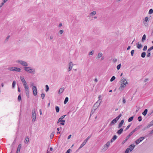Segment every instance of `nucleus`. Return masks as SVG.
Returning a JSON list of instances; mask_svg holds the SVG:
<instances>
[{"label": "nucleus", "mask_w": 153, "mask_h": 153, "mask_svg": "<svg viewBox=\"0 0 153 153\" xmlns=\"http://www.w3.org/2000/svg\"><path fill=\"white\" fill-rule=\"evenodd\" d=\"M148 112V109H145L143 112L142 113V114L144 116H145L147 114Z\"/></svg>", "instance_id": "a878e982"}, {"label": "nucleus", "mask_w": 153, "mask_h": 153, "mask_svg": "<svg viewBox=\"0 0 153 153\" xmlns=\"http://www.w3.org/2000/svg\"><path fill=\"white\" fill-rule=\"evenodd\" d=\"M102 53H99L97 55V57L98 58H99L102 56Z\"/></svg>", "instance_id": "e433bc0d"}, {"label": "nucleus", "mask_w": 153, "mask_h": 153, "mask_svg": "<svg viewBox=\"0 0 153 153\" xmlns=\"http://www.w3.org/2000/svg\"><path fill=\"white\" fill-rule=\"evenodd\" d=\"M135 146V145L134 144H131L129 146V148H130V151H131L134 148Z\"/></svg>", "instance_id": "aec40b11"}, {"label": "nucleus", "mask_w": 153, "mask_h": 153, "mask_svg": "<svg viewBox=\"0 0 153 153\" xmlns=\"http://www.w3.org/2000/svg\"><path fill=\"white\" fill-rule=\"evenodd\" d=\"M33 94L34 95L36 96L37 94V89L36 86H33L32 88Z\"/></svg>", "instance_id": "1a4fd4ad"}, {"label": "nucleus", "mask_w": 153, "mask_h": 153, "mask_svg": "<svg viewBox=\"0 0 153 153\" xmlns=\"http://www.w3.org/2000/svg\"><path fill=\"white\" fill-rule=\"evenodd\" d=\"M153 134V129L148 134H147L145 136V137H150L152 135V134Z\"/></svg>", "instance_id": "5701e85b"}, {"label": "nucleus", "mask_w": 153, "mask_h": 153, "mask_svg": "<svg viewBox=\"0 0 153 153\" xmlns=\"http://www.w3.org/2000/svg\"><path fill=\"white\" fill-rule=\"evenodd\" d=\"M117 136L116 135H114L110 140L111 143H112L117 139Z\"/></svg>", "instance_id": "6ab92c4d"}, {"label": "nucleus", "mask_w": 153, "mask_h": 153, "mask_svg": "<svg viewBox=\"0 0 153 153\" xmlns=\"http://www.w3.org/2000/svg\"><path fill=\"white\" fill-rule=\"evenodd\" d=\"M123 103H125L126 102V100L125 99V98L123 97Z\"/></svg>", "instance_id": "bf43d9fd"}, {"label": "nucleus", "mask_w": 153, "mask_h": 153, "mask_svg": "<svg viewBox=\"0 0 153 153\" xmlns=\"http://www.w3.org/2000/svg\"><path fill=\"white\" fill-rule=\"evenodd\" d=\"M18 91L19 92H20L21 91L20 88L19 86L18 87Z\"/></svg>", "instance_id": "0e129e2a"}, {"label": "nucleus", "mask_w": 153, "mask_h": 153, "mask_svg": "<svg viewBox=\"0 0 153 153\" xmlns=\"http://www.w3.org/2000/svg\"><path fill=\"white\" fill-rule=\"evenodd\" d=\"M71 151V149H68L67 151H66V152L65 153H70Z\"/></svg>", "instance_id": "680f3d73"}, {"label": "nucleus", "mask_w": 153, "mask_h": 153, "mask_svg": "<svg viewBox=\"0 0 153 153\" xmlns=\"http://www.w3.org/2000/svg\"><path fill=\"white\" fill-rule=\"evenodd\" d=\"M55 109L57 113H58L59 112V108L58 106H56L55 107Z\"/></svg>", "instance_id": "f704fd0d"}, {"label": "nucleus", "mask_w": 153, "mask_h": 153, "mask_svg": "<svg viewBox=\"0 0 153 153\" xmlns=\"http://www.w3.org/2000/svg\"><path fill=\"white\" fill-rule=\"evenodd\" d=\"M120 82L121 84H128V82L126 81V79L123 77H122L121 79Z\"/></svg>", "instance_id": "9b49d317"}, {"label": "nucleus", "mask_w": 153, "mask_h": 153, "mask_svg": "<svg viewBox=\"0 0 153 153\" xmlns=\"http://www.w3.org/2000/svg\"><path fill=\"white\" fill-rule=\"evenodd\" d=\"M133 118H134V116H131V117H129L128 118V122H130L131 121L133 120Z\"/></svg>", "instance_id": "7c9ffc66"}, {"label": "nucleus", "mask_w": 153, "mask_h": 153, "mask_svg": "<svg viewBox=\"0 0 153 153\" xmlns=\"http://www.w3.org/2000/svg\"><path fill=\"white\" fill-rule=\"evenodd\" d=\"M124 120H123L121 121V122L119 123L118 124V128H120L122 127V126L124 123Z\"/></svg>", "instance_id": "dca6fc26"}, {"label": "nucleus", "mask_w": 153, "mask_h": 153, "mask_svg": "<svg viewBox=\"0 0 153 153\" xmlns=\"http://www.w3.org/2000/svg\"><path fill=\"white\" fill-rule=\"evenodd\" d=\"M29 138L27 137H26V138H25V143H28V142H29Z\"/></svg>", "instance_id": "4c0bfd02"}, {"label": "nucleus", "mask_w": 153, "mask_h": 153, "mask_svg": "<svg viewBox=\"0 0 153 153\" xmlns=\"http://www.w3.org/2000/svg\"><path fill=\"white\" fill-rule=\"evenodd\" d=\"M10 37V36H8L6 37L5 40L7 41L9 39Z\"/></svg>", "instance_id": "e2e57ef3"}, {"label": "nucleus", "mask_w": 153, "mask_h": 153, "mask_svg": "<svg viewBox=\"0 0 153 153\" xmlns=\"http://www.w3.org/2000/svg\"><path fill=\"white\" fill-rule=\"evenodd\" d=\"M32 122H34L35 121L36 119V114L35 109L34 108L32 110Z\"/></svg>", "instance_id": "7ed1b4c3"}, {"label": "nucleus", "mask_w": 153, "mask_h": 153, "mask_svg": "<svg viewBox=\"0 0 153 153\" xmlns=\"http://www.w3.org/2000/svg\"><path fill=\"white\" fill-rule=\"evenodd\" d=\"M27 88L25 87V93L26 95V96L27 97L29 98V87H27Z\"/></svg>", "instance_id": "f8f14e48"}, {"label": "nucleus", "mask_w": 153, "mask_h": 153, "mask_svg": "<svg viewBox=\"0 0 153 153\" xmlns=\"http://www.w3.org/2000/svg\"><path fill=\"white\" fill-rule=\"evenodd\" d=\"M46 90L45 91L46 92H47L49 91V87L48 85H45Z\"/></svg>", "instance_id": "58836bf2"}, {"label": "nucleus", "mask_w": 153, "mask_h": 153, "mask_svg": "<svg viewBox=\"0 0 153 153\" xmlns=\"http://www.w3.org/2000/svg\"><path fill=\"white\" fill-rule=\"evenodd\" d=\"M41 96L42 97V99H44V97H45V94L43 93H42L41 94Z\"/></svg>", "instance_id": "3c124183"}, {"label": "nucleus", "mask_w": 153, "mask_h": 153, "mask_svg": "<svg viewBox=\"0 0 153 153\" xmlns=\"http://www.w3.org/2000/svg\"><path fill=\"white\" fill-rule=\"evenodd\" d=\"M97 108H95L94 109H92L91 111V112L90 115V117H91V115L92 114H93V113H94V111L96 110L97 109Z\"/></svg>", "instance_id": "cd10ccee"}, {"label": "nucleus", "mask_w": 153, "mask_h": 153, "mask_svg": "<svg viewBox=\"0 0 153 153\" xmlns=\"http://www.w3.org/2000/svg\"><path fill=\"white\" fill-rule=\"evenodd\" d=\"M16 82L15 81H13V83H12V87L13 88H14L15 85H16Z\"/></svg>", "instance_id": "a19ab883"}, {"label": "nucleus", "mask_w": 153, "mask_h": 153, "mask_svg": "<svg viewBox=\"0 0 153 153\" xmlns=\"http://www.w3.org/2000/svg\"><path fill=\"white\" fill-rule=\"evenodd\" d=\"M138 120L139 122L141 121L142 120V117L141 116H139L138 117Z\"/></svg>", "instance_id": "de8ad7c7"}, {"label": "nucleus", "mask_w": 153, "mask_h": 153, "mask_svg": "<svg viewBox=\"0 0 153 153\" xmlns=\"http://www.w3.org/2000/svg\"><path fill=\"white\" fill-rule=\"evenodd\" d=\"M64 89L63 88H61L58 91V93L59 94L62 93L64 91Z\"/></svg>", "instance_id": "b1692460"}, {"label": "nucleus", "mask_w": 153, "mask_h": 153, "mask_svg": "<svg viewBox=\"0 0 153 153\" xmlns=\"http://www.w3.org/2000/svg\"><path fill=\"white\" fill-rule=\"evenodd\" d=\"M146 39V36L145 34H144L142 38L141 41L142 42H144Z\"/></svg>", "instance_id": "393cba45"}, {"label": "nucleus", "mask_w": 153, "mask_h": 153, "mask_svg": "<svg viewBox=\"0 0 153 153\" xmlns=\"http://www.w3.org/2000/svg\"><path fill=\"white\" fill-rule=\"evenodd\" d=\"M126 86V84H121V85L119 88L120 90H123Z\"/></svg>", "instance_id": "a211bd4d"}, {"label": "nucleus", "mask_w": 153, "mask_h": 153, "mask_svg": "<svg viewBox=\"0 0 153 153\" xmlns=\"http://www.w3.org/2000/svg\"><path fill=\"white\" fill-rule=\"evenodd\" d=\"M101 101L100 100H99L97 102V103H99V105L100 104V103L101 102Z\"/></svg>", "instance_id": "338daca9"}, {"label": "nucleus", "mask_w": 153, "mask_h": 153, "mask_svg": "<svg viewBox=\"0 0 153 153\" xmlns=\"http://www.w3.org/2000/svg\"><path fill=\"white\" fill-rule=\"evenodd\" d=\"M121 116L122 114H120L115 119H113L110 123V126H112L116 123Z\"/></svg>", "instance_id": "f03ea898"}, {"label": "nucleus", "mask_w": 153, "mask_h": 153, "mask_svg": "<svg viewBox=\"0 0 153 153\" xmlns=\"http://www.w3.org/2000/svg\"><path fill=\"white\" fill-rule=\"evenodd\" d=\"M148 17H146L145 19V20H144L143 21V23L145 25V24H146V22L148 21Z\"/></svg>", "instance_id": "bb28decb"}, {"label": "nucleus", "mask_w": 153, "mask_h": 153, "mask_svg": "<svg viewBox=\"0 0 153 153\" xmlns=\"http://www.w3.org/2000/svg\"><path fill=\"white\" fill-rule=\"evenodd\" d=\"M121 64H119L117 66V70H119L120 69V67H121Z\"/></svg>", "instance_id": "a18cd8bd"}, {"label": "nucleus", "mask_w": 153, "mask_h": 153, "mask_svg": "<svg viewBox=\"0 0 153 153\" xmlns=\"http://www.w3.org/2000/svg\"><path fill=\"white\" fill-rule=\"evenodd\" d=\"M17 62H18L19 63L21 64L22 65L27 67L28 66V64L26 62L21 60H18L17 61Z\"/></svg>", "instance_id": "423d86ee"}, {"label": "nucleus", "mask_w": 153, "mask_h": 153, "mask_svg": "<svg viewBox=\"0 0 153 153\" xmlns=\"http://www.w3.org/2000/svg\"><path fill=\"white\" fill-rule=\"evenodd\" d=\"M146 53L145 52H143L141 54V56L142 58H144L146 56Z\"/></svg>", "instance_id": "c756f323"}, {"label": "nucleus", "mask_w": 153, "mask_h": 153, "mask_svg": "<svg viewBox=\"0 0 153 153\" xmlns=\"http://www.w3.org/2000/svg\"><path fill=\"white\" fill-rule=\"evenodd\" d=\"M68 98L67 97H66L65 99V100L64 101V104H66L67 102L68 101Z\"/></svg>", "instance_id": "c85d7f7f"}, {"label": "nucleus", "mask_w": 153, "mask_h": 153, "mask_svg": "<svg viewBox=\"0 0 153 153\" xmlns=\"http://www.w3.org/2000/svg\"><path fill=\"white\" fill-rule=\"evenodd\" d=\"M148 125L146 127L144 128L143 129V131H144L145 130H146V129L147 128H149V127H148Z\"/></svg>", "instance_id": "5fc2aeb1"}, {"label": "nucleus", "mask_w": 153, "mask_h": 153, "mask_svg": "<svg viewBox=\"0 0 153 153\" xmlns=\"http://www.w3.org/2000/svg\"><path fill=\"white\" fill-rule=\"evenodd\" d=\"M130 126H131V124L128 125L127 126V127H126V129L125 130V131H126L130 127Z\"/></svg>", "instance_id": "864d4df0"}, {"label": "nucleus", "mask_w": 153, "mask_h": 153, "mask_svg": "<svg viewBox=\"0 0 153 153\" xmlns=\"http://www.w3.org/2000/svg\"><path fill=\"white\" fill-rule=\"evenodd\" d=\"M92 135V134L88 136L85 139L87 140V141L91 137Z\"/></svg>", "instance_id": "6e6d98bb"}, {"label": "nucleus", "mask_w": 153, "mask_h": 153, "mask_svg": "<svg viewBox=\"0 0 153 153\" xmlns=\"http://www.w3.org/2000/svg\"><path fill=\"white\" fill-rule=\"evenodd\" d=\"M148 125V127H149L153 126V120L150 122Z\"/></svg>", "instance_id": "473e14b6"}, {"label": "nucleus", "mask_w": 153, "mask_h": 153, "mask_svg": "<svg viewBox=\"0 0 153 153\" xmlns=\"http://www.w3.org/2000/svg\"><path fill=\"white\" fill-rule=\"evenodd\" d=\"M20 79H21V80L22 82L23 83V85L24 88L26 87L27 88V87H28V86L27 85L26 82L25 80L24 77L22 76H20Z\"/></svg>", "instance_id": "20e7f679"}, {"label": "nucleus", "mask_w": 153, "mask_h": 153, "mask_svg": "<svg viewBox=\"0 0 153 153\" xmlns=\"http://www.w3.org/2000/svg\"><path fill=\"white\" fill-rule=\"evenodd\" d=\"M64 32V30H60L59 31V33L60 34H62Z\"/></svg>", "instance_id": "4d7b16f0"}, {"label": "nucleus", "mask_w": 153, "mask_h": 153, "mask_svg": "<svg viewBox=\"0 0 153 153\" xmlns=\"http://www.w3.org/2000/svg\"><path fill=\"white\" fill-rule=\"evenodd\" d=\"M73 65H74V64L72 62H70L69 63V67H68V71H70L71 70Z\"/></svg>", "instance_id": "ddd939ff"}, {"label": "nucleus", "mask_w": 153, "mask_h": 153, "mask_svg": "<svg viewBox=\"0 0 153 153\" xmlns=\"http://www.w3.org/2000/svg\"><path fill=\"white\" fill-rule=\"evenodd\" d=\"M130 151V148H127L125 152V153H128L129 152V151Z\"/></svg>", "instance_id": "09e8293b"}, {"label": "nucleus", "mask_w": 153, "mask_h": 153, "mask_svg": "<svg viewBox=\"0 0 153 153\" xmlns=\"http://www.w3.org/2000/svg\"><path fill=\"white\" fill-rule=\"evenodd\" d=\"M24 70L26 71L30 74H34L35 73V71L34 69L30 68L29 67H24Z\"/></svg>", "instance_id": "f257e3e1"}, {"label": "nucleus", "mask_w": 153, "mask_h": 153, "mask_svg": "<svg viewBox=\"0 0 153 153\" xmlns=\"http://www.w3.org/2000/svg\"><path fill=\"white\" fill-rule=\"evenodd\" d=\"M85 144L83 142H82V144L80 146H79V148L78 149V150H79V149H81L82 148Z\"/></svg>", "instance_id": "72a5a7b5"}, {"label": "nucleus", "mask_w": 153, "mask_h": 153, "mask_svg": "<svg viewBox=\"0 0 153 153\" xmlns=\"http://www.w3.org/2000/svg\"><path fill=\"white\" fill-rule=\"evenodd\" d=\"M66 115H64L61 116L60 118H59L58 120L59 121L61 120H63V119L65 117Z\"/></svg>", "instance_id": "c9c22d12"}, {"label": "nucleus", "mask_w": 153, "mask_h": 153, "mask_svg": "<svg viewBox=\"0 0 153 153\" xmlns=\"http://www.w3.org/2000/svg\"><path fill=\"white\" fill-rule=\"evenodd\" d=\"M4 3L3 2H2L1 4V5H0V8L2 6L4 5Z\"/></svg>", "instance_id": "69168bd1"}, {"label": "nucleus", "mask_w": 153, "mask_h": 153, "mask_svg": "<svg viewBox=\"0 0 153 153\" xmlns=\"http://www.w3.org/2000/svg\"><path fill=\"white\" fill-rule=\"evenodd\" d=\"M134 50H132L131 52V55L132 56H133V55H134Z\"/></svg>", "instance_id": "603ef678"}, {"label": "nucleus", "mask_w": 153, "mask_h": 153, "mask_svg": "<svg viewBox=\"0 0 153 153\" xmlns=\"http://www.w3.org/2000/svg\"><path fill=\"white\" fill-rule=\"evenodd\" d=\"M94 53V51H91L89 53V55H92Z\"/></svg>", "instance_id": "13d9d810"}, {"label": "nucleus", "mask_w": 153, "mask_h": 153, "mask_svg": "<svg viewBox=\"0 0 153 153\" xmlns=\"http://www.w3.org/2000/svg\"><path fill=\"white\" fill-rule=\"evenodd\" d=\"M115 78H116V77L115 76H112V77L111 78V79H110V81L111 82L113 81L115 79Z\"/></svg>", "instance_id": "79ce46f5"}, {"label": "nucleus", "mask_w": 153, "mask_h": 153, "mask_svg": "<svg viewBox=\"0 0 153 153\" xmlns=\"http://www.w3.org/2000/svg\"><path fill=\"white\" fill-rule=\"evenodd\" d=\"M96 13V12L95 11H94L92 12H91L90 13V15L91 16H92L93 15H95Z\"/></svg>", "instance_id": "2f4dec72"}, {"label": "nucleus", "mask_w": 153, "mask_h": 153, "mask_svg": "<svg viewBox=\"0 0 153 153\" xmlns=\"http://www.w3.org/2000/svg\"><path fill=\"white\" fill-rule=\"evenodd\" d=\"M123 128H120L117 131V133L119 135L121 134L123 132Z\"/></svg>", "instance_id": "412c9836"}, {"label": "nucleus", "mask_w": 153, "mask_h": 153, "mask_svg": "<svg viewBox=\"0 0 153 153\" xmlns=\"http://www.w3.org/2000/svg\"><path fill=\"white\" fill-rule=\"evenodd\" d=\"M148 52V53L147 55V56L148 57H149L150 56L151 53H150V52Z\"/></svg>", "instance_id": "052dcab7"}, {"label": "nucleus", "mask_w": 153, "mask_h": 153, "mask_svg": "<svg viewBox=\"0 0 153 153\" xmlns=\"http://www.w3.org/2000/svg\"><path fill=\"white\" fill-rule=\"evenodd\" d=\"M22 145L21 144H19L17 147V149L16 153H19L20 150L21 148Z\"/></svg>", "instance_id": "f3484780"}, {"label": "nucleus", "mask_w": 153, "mask_h": 153, "mask_svg": "<svg viewBox=\"0 0 153 153\" xmlns=\"http://www.w3.org/2000/svg\"><path fill=\"white\" fill-rule=\"evenodd\" d=\"M110 145V142L108 141L104 145L102 148V150L104 151H106Z\"/></svg>", "instance_id": "0eeeda50"}, {"label": "nucleus", "mask_w": 153, "mask_h": 153, "mask_svg": "<svg viewBox=\"0 0 153 153\" xmlns=\"http://www.w3.org/2000/svg\"><path fill=\"white\" fill-rule=\"evenodd\" d=\"M54 134V132H52L50 135V138L52 139L53 137Z\"/></svg>", "instance_id": "49530a36"}, {"label": "nucleus", "mask_w": 153, "mask_h": 153, "mask_svg": "<svg viewBox=\"0 0 153 153\" xmlns=\"http://www.w3.org/2000/svg\"><path fill=\"white\" fill-rule=\"evenodd\" d=\"M133 134H132L131 132L126 137V139L125 140H124L122 143V144H124L128 140L129 138L131 137V136Z\"/></svg>", "instance_id": "9d476101"}, {"label": "nucleus", "mask_w": 153, "mask_h": 153, "mask_svg": "<svg viewBox=\"0 0 153 153\" xmlns=\"http://www.w3.org/2000/svg\"><path fill=\"white\" fill-rule=\"evenodd\" d=\"M18 100L19 101H21L22 100L21 96L20 94H19L18 96Z\"/></svg>", "instance_id": "ea45409f"}, {"label": "nucleus", "mask_w": 153, "mask_h": 153, "mask_svg": "<svg viewBox=\"0 0 153 153\" xmlns=\"http://www.w3.org/2000/svg\"><path fill=\"white\" fill-rule=\"evenodd\" d=\"M153 49V46L147 50V52H150V51Z\"/></svg>", "instance_id": "37998d69"}, {"label": "nucleus", "mask_w": 153, "mask_h": 153, "mask_svg": "<svg viewBox=\"0 0 153 153\" xmlns=\"http://www.w3.org/2000/svg\"><path fill=\"white\" fill-rule=\"evenodd\" d=\"M9 70L17 72H20L21 70L20 68L17 67H11L9 68Z\"/></svg>", "instance_id": "39448f33"}, {"label": "nucleus", "mask_w": 153, "mask_h": 153, "mask_svg": "<svg viewBox=\"0 0 153 153\" xmlns=\"http://www.w3.org/2000/svg\"><path fill=\"white\" fill-rule=\"evenodd\" d=\"M153 13V10L152 9H151L149 10V14H151Z\"/></svg>", "instance_id": "c03bdc74"}, {"label": "nucleus", "mask_w": 153, "mask_h": 153, "mask_svg": "<svg viewBox=\"0 0 153 153\" xmlns=\"http://www.w3.org/2000/svg\"><path fill=\"white\" fill-rule=\"evenodd\" d=\"M65 120H61L59 121V120H58L57 123H60V125L62 126H64L65 125Z\"/></svg>", "instance_id": "2eb2a0df"}, {"label": "nucleus", "mask_w": 153, "mask_h": 153, "mask_svg": "<svg viewBox=\"0 0 153 153\" xmlns=\"http://www.w3.org/2000/svg\"><path fill=\"white\" fill-rule=\"evenodd\" d=\"M141 126V125L138 126L137 127H136L134 130H133L132 131H131V132L132 133V134H133V133L137 131L140 128Z\"/></svg>", "instance_id": "4468645a"}, {"label": "nucleus", "mask_w": 153, "mask_h": 153, "mask_svg": "<svg viewBox=\"0 0 153 153\" xmlns=\"http://www.w3.org/2000/svg\"><path fill=\"white\" fill-rule=\"evenodd\" d=\"M145 138V137H140L138 139H137L135 141V143L136 145H138Z\"/></svg>", "instance_id": "6e6552de"}, {"label": "nucleus", "mask_w": 153, "mask_h": 153, "mask_svg": "<svg viewBox=\"0 0 153 153\" xmlns=\"http://www.w3.org/2000/svg\"><path fill=\"white\" fill-rule=\"evenodd\" d=\"M147 47L146 45H145L144 47H143V51H146L147 49Z\"/></svg>", "instance_id": "8fccbe9b"}, {"label": "nucleus", "mask_w": 153, "mask_h": 153, "mask_svg": "<svg viewBox=\"0 0 153 153\" xmlns=\"http://www.w3.org/2000/svg\"><path fill=\"white\" fill-rule=\"evenodd\" d=\"M136 45L137 48L139 49H140L143 47V45L141 44H139V42Z\"/></svg>", "instance_id": "4be33fe9"}, {"label": "nucleus", "mask_w": 153, "mask_h": 153, "mask_svg": "<svg viewBox=\"0 0 153 153\" xmlns=\"http://www.w3.org/2000/svg\"><path fill=\"white\" fill-rule=\"evenodd\" d=\"M62 26V24L61 23L59 24L58 27H61Z\"/></svg>", "instance_id": "774afa93"}]
</instances>
